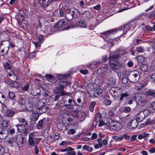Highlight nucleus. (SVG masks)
I'll return each instance as SVG.
<instances>
[{"mask_svg":"<svg viewBox=\"0 0 155 155\" xmlns=\"http://www.w3.org/2000/svg\"><path fill=\"white\" fill-rule=\"evenodd\" d=\"M155 16V10L150 13L149 16V18H151Z\"/></svg>","mask_w":155,"mask_h":155,"instance_id":"nucleus-63","label":"nucleus"},{"mask_svg":"<svg viewBox=\"0 0 155 155\" xmlns=\"http://www.w3.org/2000/svg\"><path fill=\"white\" fill-rule=\"evenodd\" d=\"M24 137L21 134L18 135L15 139L16 144L18 147H21L24 144Z\"/></svg>","mask_w":155,"mask_h":155,"instance_id":"nucleus-8","label":"nucleus"},{"mask_svg":"<svg viewBox=\"0 0 155 155\" xmlns=\"http://www.w3.org/2000/svg\"><path fill=\"white\" fill-rule=\"evenodd\" d=\"M37 39L39 40V42L40 43L42 42L44 40L43 36L41 35H40L39 36H38L37 38Z\"/></svg>","mask_w":155,"mask_h":155,"instance_id":"nucleus-61","label":"nucleus"},{"mask_svg":"<svg viewBox=\"0 0 155 155\" xmlns=\"http://www.w3.org/2000/svg\"><path fill=\"white\" fill-rule=\"evenodd\" d=\"M88 93L89 96L90 97L92 98L97 97L95 92H94L92 91H90Z\"/></svg>","mask_w":155,"mask_h":155,"instance_id":"nucleus-35","label":"nucleus"},{"mask_svg":"<svg viewBox=\"0 0 155 155\" xmlns=\"http://www.w3.org/2000/svg\"><path fill=\"white\" fill-rule=\"evenodd\" d=\"M108 84L112 86L115 85L116 84V80L114 78H110L107 81Z\"/></svg>","mask_w":155,"mask_h":155,"instance_id":"nucleus-27","label":"nucleus"},{"mask_svg":"<svg viewBox=\"0 0 155 155\" xmlns=\"http://www.w3.org/2000/svg\"><path fill=\"white\" fill-rule=\"evenodd\" d=\"M78 119L79 122H81L84 121L85 119V117H76Z\"/></svg>","mask_w":155,"mask_h":155,"instance_id":"nucleus-62","label":"nucleus"},{"mask_svg":"<svg viewBox=\"0 0 155 155\" xmlns=\"http://www.w3.org/2000/svg\"><path fill=\"white\" fill-rule=\"evenodd\" d=\"M53 28L50 26H47L45 28V32L46 35H50L53 32Z\"/></svg>","mask_w":155,"mask_h":155,"instance_id":"nucleus-15","label":"nucleus"},{"mask_svg":"<svg viewBox=\"0 0 155 155\" xmlns=\"http://www.w3.org/2000/svg\"><path fill=\"white\" fill-rule=\"evenodd\" d=\"M120 57L119 54L117 52H114L111 53L108 58L109 61L112 60H115Z\"/></svg>","mask_w":155,"mask_h":155,"instance_id":"nucleus-16","label":"nucleus"},{"mask_svg":"<svg viewBox=\"0 0 155 155\" xmlns=\"http://www.w3.org/2000/svg\"><path fill=\"white\" fill-rule=\"evenodd\" d=\"M118 89L117 87H112L109 91L112 97H117L118 96Z\"/></svg>","mask_w":155,"mask_h":155,"instance_id":"nucleus-10","label":"nucleus"},{"mask_svg":"<svg viewBox=\"0 0 155 155\" xmlns=\"http://www.w3.org/2000/svg\"><path fill=\"white\" fill-rule=\"evenodd\" d=\"M94 91L96 92V95L98 97L100 94L102 93L103 92V90L101 88H97Z\"/></svg>","mask_w":155,"mask_h":155,"instance_id":"nucleus-42","label":"nucleus"},{"mask_svg":"<svg viewBox=\"0 0 155 155\" xmlns=\"http://www.w3.org/2000/svg\"><path fill=\"white\" fill-rule=\"evenodd\" d=\"M145 60V58L142 56H140L137 57V61L140 63H142L144 62Z\"/></svg>","mask_w":155,"mask_h":155,"instance_id":"nucleus-33","label":"nucleus"},{"mask_svg":"<svg viewBox=\"0 0 155 155\" xmlns=\"http://www.w3.org/2000/svg\"><path fill=\"white\" fill-rule=\"evenodd\" d=\"M8 130L5 128H3L0 126V136L2 135V137L6 138L8 136Z\"/></svg>","mask_w":155,"mask_h":155,"instance_id":"nucleus-13","label":"nucleus"},{"mask_svg":"<svg viewBox=\"0 0 155 155\" xmlns=\"http://www.w3.org/2000/svg\"><path fill=\"white\" fill-rule=\"evenodd\" d=\"M124 137H118L117 136H114L113 138L114 140L116 141H120L122 140Z\"/></svg>","mask_w":155,"mask_h":155,"instance_id":"nucleus-44","label":"nucleus"},{"mask_svg":"<svg viewBox=\"0 0 155 155\" xmlns=\"http://www.w3.org/2000/svg\"><path fill=\"white\" fill-rule=\"evenodd\" d=\"M140 77V75L139 72L135 70L130 71L127 74V78L131 82H137L139 80Z\"/></svg>","mask_w":155,"mask_h":155,"instance_id":"nucleus-2","label":"nucleus"},{"mask_svg":"<svg viewBox=\"0 0 155 155\" xmlns=\"http://www.w3.org/2000/svg\"><path fill=\"white\" fill-rule=\"evenodd\" d=\"M109 64L112 70L115 72H117L121 68V64L116 60L109 61Z\"/></svg>","mask_w":155,"mask_h":155,"instance_id":"nucleus-4","label":"nucleus"},{"mask_svg":"<svg viewBox=\"0 0 155 155\" xmlns=\"http://www.w3.org/2000/svg\"><path fill=\"white\" fill-rule=\"evenodd\" d=\"M150 80L152 82L155 81V73L151 76Z\"/></svg>","mask_w":155,"mask_h":155,"instance_id":"nucleus-64","label":"nucleus"},{"mask_svg":"<svg viewBox=\"0 0 155 155\" xmlns=\"http://www.w3.org/2000/svg\"><path fill=\"white\" fill-rule=\"evenodd\" d=\"M129 94L127 93H124L121 94V97L120 99V101H122L124 97H126L129 96Z\"/></svg>","mask_w":155,"mask_h":155,"instance_id":"nucleus-48","label":"nucleus"},{"mask_svg":"<svg viewBox=\"0 0 155 155\" xmlns=\"http://www.w3.org/2000/svg\"><path fill=\"white\" fill-rule=\"evenodd\" d=\"M19 121L24 124H16V126L17 127L19 132L23 133L25 135H27L28 133V129L26 128L25 125L27 124L28 123L25 119L22 118H20L18 119Z\"/></svg>","mask_w":155,"mask_h":155,"instance_id":"nucleus-3","label":"nucleus"},{"mask_svg":"<svg viewBox=\"0 0 155 155\" xmlns=\"http://www.w3.org/2000/svg\"><path fill=\"white\" fill-rule=\"evenodd\" d=\"M9 48V46H8L6 48H4L5 49H1V48L0 47V55L1 56H4L5 55H6L8 54Z\"/></svg>","mask_w":155,"mask_h":155,"instance_id":"nucleus-20","label":"nucleus"},{"mask_svg":"<svg viewBox=\"0 0 155 155\" xmlns=\"http://www.w3.org/2000/svg\"><path fill=\"white\" fill-rule=\"evenodd\" d=\"M68 12H71L74 18H77L80 15V12L78 10L74 8H71L68 11Z\"/></svg>","mask_w":155,"mask_h":155,"instance_id":"nucleus-9","label":"nucleus"},{"mask_svg":"<svg viewBox=\"0 0 155 155\" xmlns=\"http://www.w3.org/2000/svg\"><path fill=\"white\" fill-rule=\"evenodd\" d=\"M4 68L5 69L9 70L11 68V65L8 62H7L5 65Z\"/></svg>","mask_w":155,"mask_h":155,"instance_id":"nucleus-54","label":"nucleus"},{"mask_svg":"<svg viewBox=\"0 0 155 155\" xmlns=\"http://www.w3.org/2000/svg\"><path fill=\"white\" fill-rule=\"evenodd\" d=\"M136 50L137 52L139 53L143 52L144 51V49L143 47L139 46L136 48Z\"/></svg>","mask_w":155,"mask_h":155,"instance_id":"nucleus-40","label":"nucleus"},{"mask_svg":"<svg viewBox=\"0 0 155 155\" xmlns=\"http://www.w3.org/2000/svg\"><path fill=\"white\" fill-rule=\"evenodd\" d=\"M128 80H129L128 78H127L125 77L122 78V79H121V82L124 84H126Z\"/></svg>","mask_w":155,"mask_h":155,"instance_id":"nucleus-52","label":"nucleus"},{"mask_svg":"<svg viewBox=\"0 0 155 155\" xmlns=\"http://www.w3.org/2000/svg\"><path fill=\"white\" fill-rule=\"evenodd\" d=\"M46 80L51 82H53L54 80V77L51 75L49 74H47L45 75Z\"/></svg>","mask_w":155,"mask_h":155,"instance_id":"nucleus-25","label":"nucleus"},{"mask_svg":"<svg viewBox=\"0 0 155 155\" xmlns=\"http://www.w3.org/2000/svg\"><path fill=\"white\" fill-rule=\"evenodd\" d=\"M74 104H65L64 106L67 108H72L73 107L75 104V102L74 101H73Z\"/></svg>","mask_w":155,"mask_h":155,"instance_id":"nucleus-41","label":"nucleus"},{"mask_svg":"<svg viewBox=\"0 0 155 155\" xmlns=\"http://www.w3.org/2000/svg\"><path fill=\"white\" fill-rule=\"evenodd\" d=\"M2 124V126L3 127H7L8 125V121L5 120H3L2 121V123H1Z\"/></svg>","mask_w":155,"mask_h":155,"instance_id":"nucleus-51","label":"nucleus"},{"mask_svg":"<svg viewBox=\"0 0 155 155\" xmlns=\"http://www.w3.org/2000/svg\"><path fill=\"white\" fill-rule=\"evenodd\" d=\"M64 88L59 87H56L55 92L56 94H59L60 96L65 95L66 94L64 92Z\"/></svg>","mask_w":155,"mask_h":155,"instance_id":"nucleus-11","label":"nucleus"},{"mask_svg":"<svg viewBox=\"0 0 155 155\" xmlns=\"http://www.w3.org/2000/svg\"><path fill=\"white\" fill-rule=\"evenodd\" d=\"M142 114H144V116H148L150 114V112L148 110H145L143 111H141L140 113V115H142Z\"/></svg>","mask_w":155,"mask_h":155,"instance_id":"nucleus-29","label":"nucleus"},{"mask_svg":"<svg viewBox=\"0 0 155 155\" xmlns=\"http://www.w3.org/2000/svg\"><path fill=\"white\" fill-rule=\"evenodd\" d=\"M75 130L74 129H71L68 130V134H73L75 133Z\"/></svg>","mask_w":155,"mask_h":155,"instance_id":"nucleus-57","label":"nucleus"},{"mask_svg":"<svg viewBox=\"0 0 155 155\" xmlns=\"http://www.w3.org/2000/svg\"><path fill=\"white\" fill-rule=\"evenodd\" d=\"M68 77H69V75H67L66 74L59 75V76L60 79H66Z\"/></svg>","mask_w":155,"mask_h":155,"instance_id":"nucleus-50","label":"nucleus"},{"mask_svg":"<svg viewBox=\"0 0 155 155\" xmlns=\"http://www.w3.org/2000/svg\"><path fill=\"white\" fill-rule=\"evenodd\" d=\"M143 30L145 31H152L151 28L150 26H146L144 24H143Z\"/></svg>","mask_w":155,"mask_h":155,"instance_id":"nucleus-39","label":"nucleus"},{"mask_svg":"<svg viewBox=\"0 0 155 155\" xmlns=\"http://www.w3.org/2000/svg\"><path fill=\"white\" fill-rule=\"evenodd\" d=\"M127 49L120 48L117 50V51L120 56V55H122L126 54L127 53Z\"/></svg>","mask_w":155,"mask_h":155,"instance_id":"nucleus-23","label":"nucleus"},{"mask_svg":"<svg viewBox=\"0 0 155 155\" xmlns=\"http://www.w3.org/2000/svg\"><path fill=\"white\" fill-rule=\"evenodd\" d=\"M5 152V149L2 146L0 145V155H3Z\"/></svg>","mask_w":155,"mask_h":155,"instance_id":"nucleus-49","label":"nucleus"},{"mask_svg":"<svg viewBox=\"0 0 155 155\" xmlns=\"http://www.w3.org/2000/svg\"><path fill=\"white\" fill-rule=\"evenodd\" d=\"M36 55V53L35 51L29 54L28 55L29 58H32L34 57H35Z\"/></svg>","mask_w":155,"mask_h":155,"instance_id":"nucleus-53","label":"nucleus"},{"mask_svg":"<svg viewBox=\"0 0 155 155\" xmlns=\"http://www.w3.org/2000/svg\"><path fill=\"white\" fill-rule=\"evenodd\" d=\"M8 95L10 99L12 100H14L16 97L14 93L12 91L9 92Z\"/></svg>","mask_w":155,"mask_h":155,"instance_id":"nucleus-37","label":"nucleus"},{"mask_svg":"<svg viewBox=\"0 0 155 155\" xmlns=\"http://www.w3.org/2000/svg\"><path fill=\"white\" fill-rule=\"evenodd\" d=\"M95 120L96 122H99L98 126L100 127L104 124L107 125V120H110L109 118L106 117H95Z\"/></svg>","mask_w":155,"mask_h":155,"instance_id":"nucleus-5","label":"nucleus"},{"mask_svg":"<svg viewBox=\"0 0 155 155\" xmlns=\"http://www.w3.org/2000/svg\"><path fill=\"white\" fill-rule=\"evenodd\" d=\"M66 24L65 21L63 20H61L59 21L54 26L55 28H60L64 27Z\"/></svg>","mask_w":155,"mask_h":155,"instance_id":"nucleus-19","label":"nucleus"},{"mask_svg":"<svg viewBox=\"0 0 155 155\" xmlns=\"http://www.w3.org/2000/svg\"><path fill=\"white\" fill-rule=\"evenodd\" d=\"M34 137L32 135H29V138L28 139V143L31 146H33L34 144Z\"/></svg>","mask_w":155,"mask_h":155,"instance_id":"nucleus-32","label":"nucleus"},{"mask_svg":"<svg viewBox=\"0 0 155 155\" xmlns=\"http://www.w3.org/2000/svg\"><path fill=\"white\" fill-rule=\"evenodd\" d=\"M72 150V148L70 147H68L65 149H61L60 151L62 152H64L65 151H67L69 150Z\"/></svg>","mask_w":155,"mask_h":155,"instance_id":"nucleus-55","label":"nucleus"},{"mask_svg":"<svg viewBox=\"0 0 155 155\" xmlns=\"http://www.w3.org/2000/svg\"><path fill=\"white\" fill-rule=\"evenodd\" d=\"M15 113L13 111L9 109L6 110L5 112L6 114L8 116H12Z\"/></svg>","mask_w":155,"mask_h":155,"instance_id":"nucleus-31","label":"nucleus"},{"mask_svg":"<svg viewBox=\"0 0 155 155\" xmlns=\"http://www.w3.org/2000/svg\"><path fill=\"white\" fill-rule=\"evenodd\" d=\"M39 3L42 5V6L47 7L48 6V4H47V1L46 0H39Z\"/></svg>","mask_w":155,"mask_h":155,"instance_id":"nucleus-36","label":"nucleus"},{"mask_svg":"<svg viewBox=\"0 0 155 155\" xmlns=\"http://www.w3.org/2000/svg\"><path fill=\"white\" fill-rule=\"evenodd\" d=\"M108 121L107 122V124L109 125L110 127L113 130H119L121 128V125L119 123H117L116 122H113L112 123L110 124V120H108Z\"/></svg>","mask_w":155,"mask_h":155,"instance_id":"nucleus-7","label":"nucleus"},{"mask_svg":"<svg viewBox=\"0 0 155 155\" xmlns=\"http://www.w3.org/2000/svg\"><path fill=\"white\" fill-rule=\"evenodd\" d=\"M45 108L43 107H41L37 108L35 110V113L36 114L35 116H39L41 114L45 112Z\"/></svg>","mask_w":155,"mask_h":155,"instance_id":"nucleus-18","label":"nucleus"},{"mask_svg":"<svg viewBox=\"0 0 155 155\" xmlns=\"http://www.w3.org/2000/svg\"><path fill=\"white\" fill-rule=\"evenodd\" d=\"M83 149L85 150H87L89 152H91L93 150V148L92 147L86 145H85L83 147Z\"/></svg>","mask_w":155,"mask_h":155,"instance_id":"nucleus-34","label":"nucleus"},{"mask_svg":"<svg viewBox=\"0 0 155 155\" xmlns=\"http://www.w3.org/2000/svg\"><path fill=\"white\" fill-rule=\"evenodd\" d=\"M31 101L32 102V104L35 107L41 106V105L42 103L41 101H39L36 98H32Z\"/></svg>","mask_w":155,"mask_h":155,"instance_id":"nucleus-14","label":"nucleus"},{"mask_svg":"<svg viewBox=\"0 0 155 155\" xmlns=\"http://www.w3.org/2000/svg\"><path fill=\"white\" fill-rule=\"evenodd\" d=\"M34 107L32 104V102L30 101H29L26 105V108L27 110L30 111H32L33 110V107Z\"/></svg>","mask_w":155,"mask_h":155,"instance_id":"nucleus-24","label":"nucleus"},{"mask_svg":"<svg viewBox=\"0 0 155 155\" xmlns=\"http://www.w3.org/2000/svg\"><path fill=\"white\" fill-rule=\"evenodd\" d=\"M27 100L26 98L23 97H20L18 101V103L19 105L21 106L24 105L26 102Z\"/></svg>","mask_w":155,"mask_h":155,"instance_id":"nucleus-22","label":"nucleus"},{"mask_svg":"<svg viewBox=\"0 0 155 155\" xmlns=\"http://www.w3.org/2000/svg\"><path fill=\"white\" fill-rule=\"evenodd\" d=\"M141 121V120H139V119H137V120H132L130 124L132 128H135L137 127L138 123Z\"/></svg>","mask_w":155,"mask_h":155,"instance_id":"nucleus-17","label":"nucleus"},{"mask_svg":"<svg viewBox=\"0 0 155 155\" xmlns=\"http://www.w3.org/2000/svg\"><path fill=\"white\" fill-rule=\"evenodd\" d=\"M8 145L12 147H15L16 144L15 139L14 137H11L8 139L7 141Z\"/></svg>","mask_w":155,"mask_h":155,"instance_id":"nucleus-12","label":"nucleus"},{"mask_svg":"<svg viewBox=\"0 0 155 155\" xmlns=\"http://www.w3.org/2000/svg\"><path fill=\"white\" fill-rule=\"evenodd\" d=\"M64 81H60L58 82V85L60 87H61L62 88H64Z\"/></svg>","mask_w":155,"mask_h":155,"instance_id":"nucleus-56","label":"nucleus"},{"mask_svg":"<svg viewBox=\"0 0 155 155\" xmlns=\"http://www.w3.org/2000/svg\"><path fill=\"white\" fill-rule=\"evenodd\" d=\"M134 98L136 102L141 105L143 106L146 102V101L142 99L139 94H136L134 96Z\"/></svg>","mask_w":155,"mask_h":155,"instance_id":"nucleus-6","label":"nucleus"},{"mask_svg":"<svg viewBox=\"0 0 155 155\" xmlns=\"http://www.w3.org/2000/svg\"><path fill=\"white\" fill-rule=\"evenodd\" d=\"M146 95L155 97V91L152 90H149L146 92Z\"/></svg>","mask_w":155,"mask_h":155,"instance_id":"nucleus-26","label":"nucleus"},{"mask_svg":"<svg viewBox=\"0 0 155 155\" xmlns=\"http://www.w3.org/2000/svg\"><path fill=\"white\" fill-rule=\"evenodd\" d=\"M126 71H120L118 72V75L120 78L125 77L126 75Z\"/></svg>","mask_w":155,"mask_h":155,"instance_id":"nucleus-30","label":"nucleus"},{"mask_svg":"<svg viewBox=\"0 0 155 155\" xmlns=\"http://www.w3.org/2000/svg\"><path fill=\"white\" fill-rule=\"evenodd\" d=\"M94 9L97 10H100L101 8V6L100 4L94 6L93 7Z\"/></svg>","mask_w":155,"mask_h":155,"instance_id":"nucleus-58","label":"nucleus"},{"mask_svg":"<svg viewBox=\"0 0 155 155\" xmlns=\"http://www.w3.org/2000/svg\"><path fill=\"white\" fill-rule=\"evenodd\" d=\"M43 120H40L38 123L37 125V128L38 129H41L43 126Z\"/></svg>","mask_w":155,"mask_h":155,"instance_id":"nucleus-45","label":"nucleus"},{"mask_svg":"<svg viewBox=\"0 0 155 155\" xmlns=\"http://www.w3.org/2000/svg\"><path fill=\"white\" fill-rule=\"evenodd\" d=\"M78 23L81 27L86 28L87 27L86 24L84 21H79Z\"/></svg>","mask_w":155,"mask_h":155,"instance_id":"nucleus-46","label":"nucleus"},{"mask_svg":"<svg viewBox=\"0 0 155 155\" xmlns=\"http://www.w3.org/2000/svg\"><path fill=\"white\" fill-rule=\"evenodd\" d=\"M66 19L68 21H70L72 20L74 18L73 17L71 12H68L65 15Z\"/></svg>","mask_w":155,"mask_h":155,"instance_id":"nucleus-28","label":"nucleus"},{"mask_svg":"<svg viewBox=\"0 0 155 155\" xmlns=\"http://www.w3.org/2000/svg\"><path fill=\"white\" fill-rule=\"evenodd\" d=\"M133 22H131L128 23L126 25H123L119 28V29H115L114 30L108 31L104 33L105 35H108L111 33H112L113 32H116L117 31L119 32H121L122 33L121 35H126L127 31L129 29L132 27Z\"/></svg>","mask_w":155,"mask_h":155,"instance_id":"nucleus-1","label":"nucleus"},{"mask_svg":"<svg viewBox=\"0 0 155 155\" xmlns=\"http://www.w3.org/2000/svg\"><path fill=\"white\" fill-rule=\"evenodd\" d=\"M96 105V103L95 101H93L91 103V104L90 105V110L91 111H93L94 110V106Z\"/></svg>","mask_w":155,"mask_h":155,"instance_id":"nucleus-38","label":"nucleus"},{"mask_svg":"<svg viewBox=\"0 0 155 155\" xmlns=\"http://www.w3.org/2000/svg\"><path fill=\"white\" fill-rule=\"evenodd\" d=\"M25 17V13L23 11H20L18 15V18L21 22L23 21Z\"/></svg>","mask_w":155,"mask_h":155,"instance_id":"nucleus-21","label":"nucleus"},{"mask_svg":"<svg viewBox=\"0 0 155 155\" xmlns=\"http://www.w3.org/2000/svg\"><path fill=\"white\" fill-rule=\"evenodd\" d=\"M155 123V122H154V121H151V119L150 118H149L147 120L146 122V123H145V125H144V126H146L149 124H154Z\"/></svg>","mask_w":155,"mask_h":155,"instance_id":"nucleus-47","label":"nucleus"},{"mask_svg":"<svg viewBox=\"0 0 155 155\" xmlns=\"http://www.w3.org/2000/svg\"><path fill=\"white\" fill-rule=\"evenodd\" d=\"M103 146V145L102 143H98L97 144H95L94 145V147L95 148L97 149L99 148H101Z\"/></svg>","mask_w":155,"mask_h":155,"instance_id":"nucleus-59","label":"nucleus"},{"mask_svg":"<svg viewBox=\"0 0 155 155\" xmlns=\"http://www.w3.org/2000/svg\"><path fill=\"white\" fill-rule=\"evenodd\" d=\"M148 67V66L146 64L142 65L141 67V70L143 72H145L147 71Z\"/></svg>","mask_w":155,"mask_h":155,"instance_id":"nucleus-43","label":"nucleus"},{"mask_svg":"<svg viewBox=\"0 0 155 155\" xmlns=\"http://www.w3.org/2000/svg\"><path fill=\"white\" fill-rule=\"evenodd\" d=\"M104 103L106 105H110L111 104V101L109 100H106L104 101Z\"/></svg>","mask_w":155,"mask_h":155,"instance_id":"nucleus-60","label":"nucleus"}]
</instances>
